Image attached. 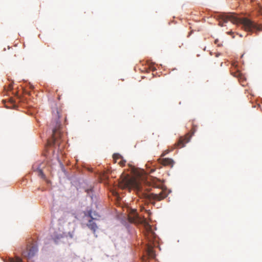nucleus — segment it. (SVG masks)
Returning a JSON list of instances; mask_svg holds the SVG:
<instances>
[{
  "label": "nucleus",
  "mask_w": 262,
  "mask_h": 262,
  "mask_svg": "<svg viewBox=\"0 0 262 262\" xmlns=\"http://www.w3.org/2000/svg\"><path fill=\"white\" fill-rule=\"evenodd\" d=\"M159 162L163 166H169L171 167H173L174 163V161L170 158H160L159 159Z\"/></svg>",
  "instance_id": "obj_7"
},
{
  "label": "nucleus",
  "mask_w": 262,
  "mask_h": 262,
  "mask_svg": "<svg viewBox=\"0 0 262 262\" xmlns=\"http://www.w3.org/2000/svg\"><path fill=\"white\" fill-rule=\"evenodd\" d=\"M132 189H134L137 194L141 198L149 201H161L167 196L164 190L158 193H148L149 191L145 184L146 182L147 174L142 169H139L132 165Z\"/></svg>",
  "instance_id": "obj_1"
},
{
  "label": "nucleus",
  "mask_w": 262,
  "mask_h": 262,
  "mask_svg": "<svg viewBox=\"0 0 262 262\" xmlns=\"http://www.w3.org/2000/svg\"><path fill=\"white\" fill-rule=\"evenodd\" d=\"M132 224L142 225L145 229V237L148 242L146 246V256L143 258V260L145 261L147 258L154 259L156 257V254L153 250L158 242V237L152 230L151 226L146 221V220L139 216L136 210L132 209Z\"/></svg>",
  "instance_id": "obj_2"
},
{
  "label": "nucleus",
  "mask_w": 262,
  "mask_h": 262,
  "mask_svg": "<svg viewBox=\"0 0 262 262\" xmlns=\"http://www.w3.org/2000/svg\"><path fill=\"white\" fill-rule=\"evenodd\" d=\"M93 189L92 188L87 189L85 190V191L87 192L88 194L90 195L91 193L92 192Z\"/></svg>",
  "instance_id": "obj_15"
},
{
  "label": "nucleus",
  "mask_w": 262,
  "mask_h": 262,
  "mask_svg": "<svg viewBox=\"0 0 262 262\" xmlns=\"http://www.w3.org/2000/svg\"><path fill=\"white\" fill-rule=\"evenodd\" d=\"M10 262H22V259L18 256H16L15 258H11Z\"/></svg>",
  "instance_id": "obj_12"
},
{
  "label": "nucleus",
  "mask_w": 262,
  "mask_h": 262,
  "mask_svg": "<svg viewBox=\"0 0 262 262\" xmlns=\"http://www.w3.org/2000/svg\"><path fill=\"white\" fill-rule=\"evenodd\" d=\"M114 195H118V194H117V193L115 192V193H114Z\"/></svg>",
  "instance_id": "obj_19"
},
{
  "label": "nucleus",
  "mask_w": 262,
  "mask_h": 262,
  "mask_svg": "<svg viewBox=\"0 0 262 262\" xmlns=\"http://www.w3.org/2000/svg\"><path fill=\"white\" fill-rule=\"evenodd\" d=\"M196 131V128L194 125H193L192 128L191 130V133H189L187 134L184 137H181L180 138L178 142L175 144L176 147L182 148L185 144L188 143L191 137Z\"/></svg>",
  "instance_id": "obj_6"
},
{
  "label": "nucleus",
  "mask_w": 262,
  "mask_h": 262,
  "mask_svg": "<svg viewBox=\"0 0 262 262\" xmlns=\"http://www.w3.org/2000/svg\"><path fill=\"white\" fill-rule=\"evenodd\" d=\"M88 216L91 218L90 220H98V218L100 217L99 215L95 214V213H94L95 216H94L92 214V211H89L88 212Z\"/></svg>",
  "instance_id": "obj_11"
},
{
  "label": "nucleus",
  "mask_w": 262,
  "mask_h": 262,
  "mask_svg": "<svg viewBox=\"0 0 262 262\" xmlns=\"http://www.w3.org/2000/svg\"><path fill=\"white\" fill-rule=\"evenodd\" d=\"M215 17L219 21V25L222 27L224 26V23L230 21L234 24L242 25L243 28L246 31L254 32L262 30V26L258 25L249 19L247 18H239L232 13L219 14Z\"/></svg>",
  "instance_id": "obj_3"
},
{
  "label": "nucleus",
  "mask_w": 262,
  "mask_h": 262,
  "mask_svg": "<svg viewBox=\"0 0 262 262\" xmlns=\"http://www.w3.org/2000/svg\"><path fill=\"white\" fill-rule=\"evenodd\" d=\"M87 226L91 229L94 233L98 228L96 224L92 220H90L87 224Z\"/></svg>",
  "instance_id": "obj_10"
},
{
  "label": "nucleus",
  "mask_w": 262,
  "mask_h": 262,
  "mask_svg": "<svg viewBox=\"0 0 262 262\" xmlns=\"http://www.w3.org/2000/svg\"><path fill=\"white\" fill-rule=\"evenodd\" d=\"M38 176L41 177L42 178H45V175L44 174L42 170H41V169H39L38 170Z\"/></svg>",
  "instance_id": "obj_13"
},
{
  "label": "nucleus",
  "mask_w": 262,
  "mask_h": 262,
  "mask_svg": "<svg viewBox=\"0 0 262 262\" xmlns=\"http://www.w3.org/2000/svg\"><path fill=\"white\" fill-rule=\"evenodd\" d=\"M128 220L129 223H131V217L129 216V213L128 214Z\"/></svg>",
  "instance_id": "obj_17"
},
{
  "label": "nucleus",
  "mask_w": 262,
  "mask_h": 262,
  "mask_svg": "<svg viewBox=\"0 0 262 262\" xmlns=\"http://www.w3.org/2000/svg\"><path fill=\"white\" fill-rule=\"evenodd\" d=\"M119 186L121 189H126L130 192L131 191V177L128 174L123 173L121 175Z\"/></svg>",
  "instance_id": "obj_5"
},
{
  "label": "nucleus",
  "mask_w": 262,
  "mask_h": 262,
  "mask_svg": "<svg viewBox=\"0 0 262 262\" xmlns=\"http://www.w3.org/2000/svg\"><path fill=\"white\" fill-rule=\"evenodd\" d=\"M53 118L51 123L52 128V136L51 140L48 141L49 145L52 146L55 144H58V140L61 139V133L60 130L61 128V123L59 121L60 112L57 108L53 111Z\"/></svg>",
  "instance_id": "obj_4"
},
{
  "label": "nucleus",
  "mask_w": 262,
  "mask_h": 262,
  "mask_svg": "<svg viewBox=\"0 0 262 262\" xmlns=\"http://www.w3.org/2000/svg\"><path fill=\"white\" fill-rule=\"evenodd\" d=\"M239 74H239L238 72H237V73H235V74L234 75V76H235V77H236V76H238L239 75Z\"/></svg>",
  "instance_id": "obj_18"
},
{
  "label": "nucleus",
  "mask_w": 262,
  "mask_h": 262,
  "mask_svg": "<svg viewBox=\"0 0 262 262\" xmlns=\"http://www.w3.org/2000/svg\"><path fill=\"white\" fill-rule=\"evenodd\" d=\"M170 151V150H169L168 149L167 150H165L162 154L161 155V157H164L165 156L166 154H167L168 153H169Z\"/></svg>",
  "instance_id": "obj_14"
},
{
  "label": "nucleus",
  "mask_w": 262,
  "mask_h": 262,
  "mask_svg": "<svg viewBox=\"0 0 262 262\" xmlns=\"http://www.w3.org/2000/svg\"><path fill=\"white\" fill-rule=\"evenodd\" d=\"M113 160L115 163H118L121 166H123L126 163V161L123 160L122 156L119 154L113 155Z\"/></svg>",
  "instance_id": "obj_8"
},
{
  "label": "nucleus",
  "mask_w": 262,
  "mask_h": 262,
  "mask_svg": "<svg viewBox=\"0 0 262 262\" xmlns=\"http://www.w3.org/2000/svg\"><path fill=\"white\" fill-rule=\"evenodd\" d=\"M219 41V39H215V41H214V43H215V44H216V45H217L218 46H220V45H219V44L218 43Z\"/></svg>",
  "instance_id": "obj_16"
},
{
  "label": "nucleus",
  "mask_w": 262,
  "mask_h": 262,
  "mask_svg": "<svg viewBox=\"0 0 262 262\" xmlns=\"http://www.w3.org/2000/svg\"><path fill=\"white\" fill-rule=\"evenodd\" d=\"M38 249L37 246L33 245L31 246L29 249V251L27 255H25V253H23V255L25 256H27L28 258H31L33 257L37 252Z\"/></svg>",
  "instance_id": "obj_9"
}]
</instances>
